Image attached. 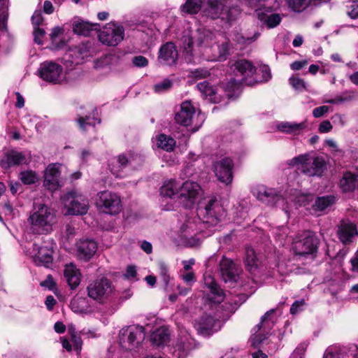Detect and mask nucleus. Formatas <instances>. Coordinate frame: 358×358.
Listing matches in <instances>:
<instances>
[{"instance_id": "obj_40", "label": "nucleus", "mask_w": 358, "mask_h": 358, "mask_svg": "<svg viewBox=\"0 0 358 358\" xmlns=\"http://www.w3.org/2000/svg\"><path fill=\"white\" fill-rule=\"evenodd\" d=\"M203 0H187L186 3L181 6L183 13L194 14L201 9Z\"/></svg>"}, {"instance_id": "obj_3", "label": "nucleus", "mask_w": 358, "mask_h": 358, "mask_svg": "<svg viewBox=\"0 0 358 358\" xmlns=\"http://www.w3.org/2000/svg\"><path fill=\"white\" fill-rule=\"evenodd\" d=\"M55 219V213L50 207L43 203H34L28 218L30 230L33 234H47L52 230Z\"/></svg>"}, {"instance_id": "obj_21", "label": "nucleus", "mask_w": 358, "mask_h": 358, "mask_svg": "<svg viewBox=\"0 0 358 358\" xmlns=\"http://www.w3.org/2000/svg\"><path fill=\"white\" fill-rule=\"evenodd\" d=\"M214 171L218 180L225 185L231 183L234 177L233 160L229 157H224L220 160L215 162Z\"/></svg>"}, {"instance_id": "obj_52", "label": "nucleus", "mask_w": 358, "mask_h": 358, "mask_svg": "<svg viewBox=\"0 0 358 358\" xmlns=\"http://www.w3.org/2000/svg\"><path fill=\"white\" fill-rule=\"evenodd\" d=\"M187 349L186 343L182 340H178L174 346V353L178 351V356L182 357L185 355V352Z\"/></svg>"}, {"instance_id": "obj_18", "label": "nucleus", "mask_w": 358, "mask_h": 358, "mask_svg": "<svg viewBox=\"0 0 358 358\" xmlns=\"http://www.w3.org/2000/svg\"><path fill=\"white\" fill-rule=\"evenodd\" d=\"M254 195L259 201L268 206L281 207L285 209V199L275 189L259 185L255 189Z\"/></svg>"}, {"instance_id": "obj_56", "label": "nucleus", "mask_w": 358, "mask_h": 358, "mask_svg": "<svg viewBox=\"0 0 358 358\" xmlns=\"http://www.w3.org/2000/svg\"><path fill=\"white\" fill-rule=\"evenodd\" d=\"M353 97L350 95L348 96H338L334 99H329L325 101V103H331V104H338L340 103L349 101L352 100Z\"/></svg>"}, {"instance_id": "obj_29", "label": "nucleus", "mask_w": 358, "mask_h": 358, "mask_svg": "<svg viewBox=\"0 0 358 358\" xmlns=\"http://www.w3.org/2000/svg\"><path fill=\"white\" fill-rule=\"evenodd\" d=\"M178 59V51L173 43L168 42L163 45L158 57L159 62L163 65L174 64Z\"/></svg>"}, {"instance_id": "obj_10", "label": "nucleus", "mask_w": 358, "mask_h": 358, "mask_svg": "<svg viewBox=\"0 0 358 358\" xmlns=\"http://www.w3.org/2000/svg\"><path fill=\"white\" fill-rule=\"evenodd\" d=\"M144 162V156L134 151H128L117 156L109 165L111 173L117 178L124 176L123 170L128 168L135 170Z\"/></svg>"}, {"instance_id": "obj_30", "label": "nucleus", "mask_w": 358, "mask_h": 358, "mask_svg": "<svg viewBox=\"0 0 358 358\" xmlns=\"http://www.w3.org/2000/svg\"><path fill=\"white\" fill-rule=\"evenodd\" d=\"M77 255L84 260H89L95 254L97 244L92 239H81L76 244Z\"/></svg>"}, {"instance_id": "obj_59", "label": "nucleus", "mask_w": 358, "mask_h": 358, "mask_svg": "<svg viewBox=\"0 0 358 358\" xmlns=\"http://www.w3.org/2000/svg\"><path fill=\"white\" fill-rule=\"evenodd\" d=\"M259 71L262 74V80L261 81L267 82L271 78V70L268 66L263 65L260 66Z\"/></svg>"}, {"instance_id": "obj_54", "label": "nucleus", "mask_w": 358, "mask_h": 358, "mask_svg": "<svg viewBox=\"0 0 358 358\" xmlns=\"http://www.w3.org/2000/svg\"><path fill=\"white\" fill-rule=\"evenodd\" d=\"M132 63L136 67L143 68L148 66V60L144 56L138 55L133 57Z\"/></svg>"}, {"instance_id": "obj_16", "label": "nucleus", "mask_w": 358, "mask_h": 358, "mask_svg": "<svg viewBox=\"0 0 358 358\" xmlns=\"http://www.w3.org/2000/svg\"><path fill=\"white\" fill-rule=\"evenodd\" d=\"M201 193L200 185L193 181H186L180 186L178 192V202L186 208H191L195 203L198 196Z\"/></svg>"}, {"instance_id": "obj_38", "label": "nucleus", "mask_w": 358, "mask_h": 358, "mask_svg": "<svg viewBox=\"0 0 358 358\" xmlns=\"http://www.w3.org/2000/svg\"><path fill=\"white\" fill-rule=\"evenodd\" d=\"M96 26V24H90L87 22L79 20L73 22V32L78 35L87 36Z\"/></svg>"}, {"instance_id": "obj_27", "label": "nucleus", "mask_w": 358, "mask_h": 358, "mask_svg": "<svg viewBox=\"0 0 358 358\" xmlns=\"http://www.w3.org/2000/svg\"><path fill=\"white\" fill-rule=\"evenodd\" d=\"M60 165L50 164L45 169L43 185L49 190L54 191L59 186Z\"/></svg>"}, {"instance_id": "obj_58", "label": "nucleus", "mask_w": 358, "mask_h": 358, "mask_svg": "<svg viewBox=\"0 0 358 358\" xmlns=\"http://www.w3.org/2000/svg\"><path fill=\"white\" fill-rule=\"evenodd\" d=\"M288 269L283 263H278L276 265V268L273 271V276L277 277L275 273H278L280 276L286 275L288 273Z\"/></svg>"}, {"instance_id": "obj_17", "label": "nucleus", "mask_w": 358, "mask_h": 358, "mask_svg": "<svg viewBox=\"0 0 358 358\" xmlns=\"http://www.w3.org/2000/svg\"><path fill=\"white\" fill-rule=\"evenodd\" d=\"M37 73L42 80L52 84L61 83L64 80L63 67L55 62L45 61L41 63Z\"/></svg>"}, {"instance_id": "obj_28", "label": "nucleus", "mask_w": 358, "mask_h": 358, "mask_svg": "<svg viewBox=\"0 0 358 358\" xmlns=\"http://www.w3.org/2000/svg\"><path fill=\"white\" fill-rule=\"evenodd\" d=\"M336 201V198L331 194L317 196L312 204V210L318 216L327 213Z\"/></svg>"}, {"instance_id": "obj_11", "label": "nucleus", "mask_w": 358, "mask_h": 358, "mask_svg": "<svg viewBox=\"0 0 358 358\" xmlns=\"http://www.w3.org/2000/svg\"><path fill=\"white\" fill-rule=\"evenodd\" d=\"M228 0H208V7L204 13L211 19L221 18L231 22L234 20L240 13L238 7H228Z\"/></svg>"}, {"instance_id": "obj_13", "label": "nucleus", "mask_w": 358, "mask_h": 358, "mask_svg": "<svg viewBox=\"0 0 358 358\" xmlns=\"http://www.w3.org/2000/svg\"><path fill=\"white\" fill-rule=\"evenodd\" d=\"M274 312V309L267 311L262 317L261 322L253 328L250 341L255 348H258L267 338V335L271 334L275 323Z\"/></svg>"}, {"instance_id": "obj_61", "label": "nucleus", "mask_w": 358, "mask_h": 358, "mask_svg": "<svg viewBox=\"0 0 358 358\" xmlns=\"http://www.w3.org/2000/svg\"><path fill=\"white\" fill-rule=\"evenodd\" d=\"M329 110V107L327 106H322L317 107L313 110V115L316 117H320L327 113Z\"/></svg>"}, {"instance_id": "obj_25", "label": "nucleus", "mask_w": 358, "mask_h": 358, "mask_svg": "<svg viewBox=\"0 0 358 358\" xmlns=\"http://www.w3.org/2000/svg\"><path fill=\"white\" fill-rule=\"evenodd\" d=\"M220 271L225 282H236L239 276V268L231 260L223 256L220 262Z\"/></svg>"}, {"instance_id": "obj_14", "label": "nucleus", "mask_w": 358, "mask_h": 358, "mask_svg": "<svg viewBox=\"0 0 358 358\" xmlns=\"http://www.w3.org/2000/svg\"><path fill=\"white\" fill-rule=\"evenodd\" d=\"M96 205L102 213L112 215L118 214L122 209L120 197L108 190L98 193Z\"/></svg>"}, {"instance_id": "obj_19", "label": "nucleus", "mask_w": 358, "mask_h": 358, "mask_svg": "<svg viewBox=\"0 0 358 358\" xmlns=\"http://www.w3.org/2000/svg\"><path fill=\"white\" fill-rule=\"evenodd\" d=\"M124 29L116 23H108L99 34V40L108 46H116L124 38Z\"/></svg>"}, {"instance_id": "obj_47", "label": "nucleus", "mask_w": 358, "mask_h": 358, "mask_svg": "<svg viewBox=\"0 0 358 358\" xmlns=\"http://www.w3.org/2000/svg\"><path fill=\"white\" fill-rule=\"evenodd\" d=\"M69 333L71 335V341L73 343L74 350L79 353L82 348V340L80 336L76 335L75 329L73 327H69Z\"/></svg>"}, {"instance_id": "obj_50", "label": "nucleus", "mask_w": 358, "mask_h": 358, "mask_svg": "<svg viewBox=\"0 0 358 358\" xmlns=\"http://www.w3.org/2000/svg\"><path fill=\"white\" fill-rule=\"evenodd\" d=\"M85 303L84 299H76L71 302V307L75 313H83L86 311V308L84 306Z\"/></svg>"}, {"instance_id": "obj_37", "label": "nucleus", "mask_w": 358, "mask_h": 358, "mask_svg": "<svg viewBox=\"0 0 358 358\" xmlns=\"http://www.w3.org/2000/svg\"><path fill=\"white\" fill-rule=\"evenodd\" d=\"M151 341L153 344L160 346L166 344L169 341V333L166 327H161L155 331L151 335Z\"/></svg>"}, {"instance_id": "obj_15", "label": "nucleus", "mask_w": 358, "mask_h": 358, "mask_svg": "<svg viewBox=\"0 0 358 358\" xmlns=\"http://www.w3.org/2000/svg\"><path fill=\"white\" fill-rule=\"evenodd\" d=\"M95 53L92 43L87 41L69 48L63 59L67 65L72 66L82 64L85 58L92 57Z\"/></svg>"}, {"instance_id": "obj_41", "label": "nucleus", "mask_w": 358, "mask_h": 358, "mask_svg": "<svg viewBox=\"0 0 358 358\" xmlns=\"http://www.w3.org/2000/svg\"><path fill=\"white\" fill-rule=\"evenodd\" d=\"M64 29L60 27H55L52 29L50 37L53 46L52 48L60 49L64 46V43L62 41H60L59 42L57 41V38L59 36L62 35Z\"/></svg>"}, {"instance_id": "obj_12", "label": "nucleus", "mask_w": 358, "mask_h": 358, "mask_svg": "<svg viewBox=\"0 0 358 358\" xmlns=\"http://www.w3.org/2000/svg\"><path fill=\"white\" fill-rule=\"evenodd\" d=\"M66 215H79L87 213L89 208L87 198L76 191L69 192L62 196Z\"/></svg>"}, {"instance_id": "obj_63", "label": "nucleus", "mask_w": 358, "mask_h": 358, "mask_svg": "<svg viewBox=\"0 0 358 358\" xmlns=\"http://www.w3.org/2000/svg\"><path fill=\"white\" fill-rule=\"evenodd\" d=\"M42 287H47L50 290L52 289L55 287V282L51 275H48L46 279L41 282Z\"/></svg>"}, {"instance_id": "obj_31", "label": "nucleus", "mask_w": 358, "mask_h": 358, "mask_svg": "<svg viewBox=\"0 0 358 358\" xmlns=\"http://www.w3.org/2000/svg\"><path fill=\"white\" fill-rule=\"evenodd\" d=\"M178 241L187 247H194L200 244V239L196 236L195 232L187 224L181 226Z\"/></svg>"}, {"instance_id": "obj_42", "label": "nucleus", "mask_w": 358, "mask_h": 358, "mask_svg": "<svg viewBox=\"0 0 358 358\" xmlns=\"http://www.w3.org/2000/svg\"><path fill=\"white\" fill-rule=\"evenodd\" d=\"M196 87L205 97H209L212 99V96L215 94V91L212 85H210L207 81L201 82L197 84Z\"/></svg>"}, {"instance_id": "obj_24", "label": "nucleus", "mask_w": 358, "mask_h": 358, "mask_svg": "<svg viewBox=\"0 0 358 358\" xmlns=\"http://www.w3.org/2000/svg\"><path fill=\"white\" fill-rule=\"evenodd\" d=\"M31 255L33 260L37 266L49 267L52 263V250L48 246H40L36 243L31 245Z\"/></svg>"}, {"instance_id": "obj_36", "label": "nucleus", "mask_w": 358, "mask_h": 358, "mask_svg": "<svg viewBox=\"0 0 358 358\" xmlns=\"http://www.w3.org/2000/svg\"><path fill=\"white\" fill-rule=\"evenodd\" d=\"M358 176L350 172H345L340 180L339 185L344 192H351L356 188Z\"/></svg>"}, {"instance_id": "obj_57", "label": "nucleus", "mask_w": 358, "mask_h": 358, "mask_svg": "<svg viewBox=\"0 0 358 358\" xmlns=\"http://www.w3.org/2000/svg\"><path fill=\"white\" fill-rule=\"evenodd\" d=\"M305 305L304 300L301 301H296L292 305L290 308V313L292 315H295L298 313L299 312L303 310V308Z\"/></svg>"}, {"instance_id": "obj_4", "label": "nucleus", "mask_w": 358, "mask_h": 358, "mask_svg": "<svg viewBox=\"0 0 358 358\" xmlns=\"http://www.w3.org/2000/svg\"><path fill=\"white\" fill-rule=\"evenodd\" d=\"M197 215L203 222L215 226L221 222L227 215V211L221 202L216 198L208 197L198 203Z\"/></svg>"}, {"instance_id": "obj_34", "label": "nucleus", "mask_w": 358, "mask_h": 358, "mask_svg": "<svg viewBox=\"0 0 358 358\" xmlns=\"http://www.w3.org/2000/svg\"><path fill=\"white\" fill-rule=\"evenodd\" d=\"M244 262L246 269L251 274L256 275L258 273L260 262L252 248H247L245 249V257Z\"/></svg>"}, {"instance_id": "obj_9", "label": "nucleus", "mask_w": 358, "mask_h": 358, "mask_svg": "<svg viewBox=\"0 0 358 358\" xmlns=\"http://www.w3.org/2000/svg\"><path fill=\"white\" fill-rule=\"evenodd\" d=\"M145 328L141 325L133 324L122 327L118 334V343L125 351L137 349L144 341Z\"/></svg>"}, {"instance_id": "obj_7", "label": "nucleus", "mask_w": 358, "mask_h": 358, "mask_svg": "<svg viewBox=\"0 0 358 358\" xmlns=\"http://www.w3.org/2000/svg\"><path fill=\"white\" fill-rule=\"evenodd\" d=\"M289 166H297L308 176H320L326 169V162L322 157H311L309 154L300 155L287 161Z\"/></svg>"}, {"instance_id": "obj_64", "label": "nucleus", "mask_w": 358, "mask_h": 358, "mask_svg": "<svg viewBox=\"0 0 358 358\" xmlns=\"http://www.w3.org/2000/svg\"><path fill=\"white\" fill-rule=\"evenodd\" d=\"M32 24L34 27H38L43 21V17L40 10H36L31 17Z\"/></svg>"}, {"instance_id": "obj_62", "label": "nucleus", "mask_w": 358, "mask_h": 358, "mask_svg": "<svg viewBox=\"0 0 358 358\" xmlns=\"http://www.w3.org/2000/svg\"><path fill=\"white\" fill-rule=\"evenodd\" d=\"M332 129V125L329 120L322 122L319 125V131L320 133H328Z\"/></svg>"}, {"instance_id": "obj_33", "label": "nucleus", "mask_w": 358, "mask_h": 358, "mask_svg": "<svg viewBox=\"0 0 358 358\" xmlns=\"http://www.w3.org/2000/svg\"><path fill=\"white\" fill-rule=\"evenodd\" d=\"M180 186V182L176 180H167L160 187V194L164 198L178 199Z\"/></svg>"}, {"instance_id": "obj_22", "label": "nucleus", "mask_w": 358, "mask_h": 358, "mask_svg": "<svg viewBox=\"0 0 358 358\" xmlns=\"http://www.w3.org/2000/svg\"><path fill=\"white\" fill-rule=\"evenodd\" d=\"M323 358H358V345L351 343L345 346H329Z\"/></svg>"}, {"instance_id": "obj_39", "label": "nucleus", "mask_w": 358, "mask_h": 358, "mask_svg": "<svg viewBox=\"0 0 358 358\" xmlns=\"http://www.w3.org/2000/svg\"><path fill=\"white\" fill-rule=\"evenodd\" d=\"M157 145L158 148L167 152H171L176 146V141L170 136L162 134L157 138Z\"/></svg>"}, {"instance_id": "obj_49", "label": "nucleus", "mask_w": 358, "mask_h": 358, "mask_svg": "<svg viewBox=\"0 0 358 358\" xmlns=\"http://www.w3.org/2000/svg\"><path fill=\"white\" fill-rule=\"evenodd\" d=\"M210 76V72L205 68H198L192 70L189 72V76L193 79L199 80L206 78Z\"/></svg>"}, {"instance_id": "obj_53", "label": "nucleus", "mask_w": 358, "mask_h": 358, "mask_svg": "<svg viewBox=\"0 0 358 358\" xmlns=\"http://www.w3.org/2000/svg\"><path fill=\"white\" fill-rule=\"evenodd\" d=\"M33 34H34V41L37 44H39V45L42 44L43 43L42 38H43V36L45 34V30L43 29L39 28L38 27H34Z\"/></svg>"}, {"instance_id": "obj_60", "label": "nucleus", "mask_w": 358, "mask_h": 358, "mask_svg": "<svg viewBox=\"0 0 358 358\" xmlns=\"http://www.w3.org/2000/svg\"><path fill=\"white\" fill-rule=\"evenodd\" d=\"M348 15L352 19H356L358 17V3L351 2L348 6Z\"/></svg>"}, {"instance_id": "obj_45", "label": "nucleus", "mask_w": 358, "mask_h": 358, "mask_svg": "<svg viewBox=\"0 0 358 358\" xmlns=\"http://www.w3.org/2000/svg\"><path fill=\"white\" fill-rule=\"evenodd\" d=\"M262 20L264 21V23L268 28L272 29L280 24L282 20V17L279 14L273 13L266 16L265 18L262 19Z\"/></svg>"}, {"instance_id": "obj_44", "label": "nucleus", "mask_w": 358, "mask_h": 358, "mask_svg": "<svg viewBox=\"0 0 358 358\" xmlns=\"http://www.w3.org/2000/svg\"><path fill=\"white\" fill-rule=\"evenodd\" d=\"M20 179L25 185L34 184L37 181V176L33 171H24L20 173Z\"/></svg>"}, {"instance_id": "obj_23", "label": "nucleus", "mask_w": 358, "mask_h": 358, "mask_svg": "<svg viewBox=\"0 0 358 358\" xmlns=\"http://www.w3.org/2000/svg\"><path fill=\"white\" fill-rule=\"evenodd\" d=\"M31 161V156L27 152L10 150L7 152L0 160V165L4 169L12 166L27 164Z\"/></svg>"}, {"instance_id": "obj_43", "label": "nucleus", "mask_w": 358, "mask_h": 358, "mask_svg": "<svg viewBox=\"0 0 358 358\" xmlns=\"http://www.w3.org/2000/svg\"><path fill=\"white\" fill-rule=\"evenodd\" d=\"M158 268L159 277L161 278L164 287H166L169 285L171 279L168 266L164 262H159L158 263Z\"/></svg>"}, {"instance_id": "obj_46", "label": "nucleus", "mask_w": 358, "mask_h": 358, "mask_svg": "<svg viewBox=\"0 0 358 358\" xmlns=\"http://www.w3.org/2000/svg\"><path fill=\"white\" fill-rule=\"evenodd\" d=\"M101 120L99 119L98 120L94 117H91L90 116L80 117L78 119V123L83 130H85L87 126L94 127L96 123L99 124Z\"/></svg>"}, {"instance_id": "obj_20", "label": "nucleus", "mask_w": 358, "mask_h": 358, "mask_svg": "<svg viewBox=\"0 0 358 358\" xmlns=\"http://www.w3.org/2000/svg\"><path fill=\"white\" fill-rule=\"evenodd\" d=\"M319 239L312 231H306L303 239L296 241L293 251L296 255L303 256L312 255L317 252Z\"/></svg>"}, {"instance_id": "obj_32", "label": "nucleus", "mask_w": 358, "mask_h": 358, "mask_svg": "<svg viewBox=\"0 0 358 358\" xmlns=\"http://www.w3.org/2000/svg\"><path fill=\"white\" fill-rule=\"evenodd\" d=\"M64 275L71 289H76L80 285L81 273L73 264L71 263L65 266Z\"/></svg>"}, {"instance_id": "obj_26", "label": "nucleus", "mask_w": 358, "mask_h": 358, "mask_svg": "<svg viewBox=\"0 0 358 358\" xmlns=\"http://www.w3.org/2000/svg\"><path fill=\"white\" fill-rule=\"evenodd\" d=\"M196 115L195 108L189 101H183L180 107V110L176 113V122L184 127H188L194 121Z\"/></svg>"}, {"instance_id": "obj_5", "label": "nucleus", "mask_w": 358, "mask_h": 358, "mask_svg": "<svg viewBox=\"0 0 358 358\" xmlns=\"http://www.w3.org/2000/svg\"><path fill=\"white\" fill-rule=\"evenodd\" d=\"M88 296L101 304L112 301L117 296V292L113 282L105 277L91 281L87 287Z\"/></svg>"}, {"instance_id": "obj_51", "label": "nucleus", "mask_w": 358, "mask_h": 358, "mask_svg": "<svg viewBox=\"0 0 358 358\" xmlns=\"http://www.w3.org/2000/svg\"><path fill=\"white\" fill-rule=\"evenodd\" d=\"M289 83L292 87L298 91H303L306 90V85L304 80L300 78L291 77L289 78Z\"/></svg>"}, {"instance_id": "obj_6", "label": "nucleus", "mask_w": 358, "mask_h": 358, "mask_svg": "<svg viewBox=\"0 0 358 358\" xmlns=\"http://www.w3.org/2000/svg\"><path fill=\"white\" fill-rule=\"evenodd\" d=\"M336 235L344 247L338 252H333L329 250L328 245L326 255L332 259H342L348 252L347 245L352 243L355 237L358 236L357 226L349 220H343L338 225Z\"/></svg>"}, {"instance_id": "obj_55", "label": "nucleus", "mask_w": 358, "mask_h": 358, "mask_svg": "<svg viewBox=\"0 0 358 358\" xmlns=\"http://www.w3.org/2000/svg\"><path fill=\"white\" fill-rule=\"evenodd\" d=\"M307 348V344L301 343L293 352L290 358H302Z\"/></svg>"}, {"instance_id": "obj_2", "label": "nucleus", "mask_w": 358, "mask_h": 358, "mask_svg": "<svg viewBox=\"0 0 358 358\" xmlns=\"http://www.w3.org/2000/svg\"><path fill=\"white\" fill-rule=\"evenodd\" d=\"M234 72L236 78H232L224 85V90L229 99L238 96L242 90V85H252L257 80L250 79L256 71L252 62L241 59L236 62L234 65Z\"/></svg>"}, {"instance_id": "obj_1", "label": "nucleus", "mask_w": 358, "mask_h": 358, "mask_svg": "<svg viewBox=\"0 0 358 358\" xmlns=\"http://www.w3.org/2000/svg\"><path fill=\"white\" fill-rule=\"evenodd\" d=\"M204 284L208 289L206 294V300L216 305V311L214 316L205 314L201 317L197 331L203 336H209L220 329L222 322L227 320L234 312V308L226 303L218 306L224 301V293L210 275L204 278Z\"/></svg>"}, {"instance_id": "obj_35", "label": "nucleus", "mask_w": 358, "mask_h": 358, "mask_svg": "<svg viewBox=\"0 0 358 358\" xmlns=\"http://www.w3.org/2000/svg\"><path fill=\"white\" fill-rule=\"evenodd\" d=\"M306 127L305 122H281L276 124V128L279 131L282 133L298 135Z\"/></svg>"}, {"instance_id": "obj_8", "label": "nucleus", "mask_w": 358, "mask_h": 358, "mask_svg": "<svg viewBox=\"0 0 358 358\" xmlns=\"http://www.w3.org/2000/svg\"><path fill=\"white\" fill-rule=\"evenodd\" d=\"M213 33L205 27H199L194 34L185 33L180 38V45L186 54V59L191 62L193 55V45L199 47H208L213 40Z\"/></svg>"}, {"instance_id": "obj_48", "label": "nucleus", "mask_w": 358, "mask_h": 358, "mask_svg": "<svg viewBox=\"0 0 358 358\" xmlns=\"http://www.w3.org/2000/svg\"><path fill=\"white\" fill-rule=\"evenodd\" d=\"M173 85L171 80L165 78L154 85V90L157 93H162L169 90Z\"/></svg>"}]
</instances>
